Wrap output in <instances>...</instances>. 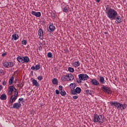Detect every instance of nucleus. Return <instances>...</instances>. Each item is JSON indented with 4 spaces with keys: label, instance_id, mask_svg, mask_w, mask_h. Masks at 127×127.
I'll use <instances>...</instances> for the list:
<instances>
[{
    "label": "nucleus",
    "instance_id": "obj_1",
    "mask_svg": "<svg viewBox=\"0 0 127 127\" xmlns=\"http://www.w3.org/2000/svg\"><path fill=\"white\" fill-rule=\"evenodd\" d=\"M105 12L107 17L111 20H115L116 17L118 16V12L112 8L107 9Z\"/></svg>",
    "mask_w": 127,
    "mask_h": 127
},
{
    "label": "nucleus",
    "instance_id": "obj_2",
    "mask_svg": "<svg viewBox=\"0 0 127 127\" xmlns=\"http://www.w3.org/2000/svg\"><path fill=\"white\" fill-rule=\"evenodd\" d=\"M104 120L105 117L103 115L94 114L93 116V121L94 123H99V124H102L104 123Z\"/></svg>",
    "mask_w": 127,
    "mask_h": 127
},
{
    "label": "nucleus",
    "instance_id": "obj_3",
    "mask_svg": "<svg viewBox=\"0 0 127 127\" xmlns=\"http://www.w3.org/2000/svg\"><path fill=\"white\" fill-rule=\"evenodd\" d=\"M78 79L80 81H87L89 79V76L86 74H80L78 75Z\"/></svg>",
    "mask_w": 127,
    "mask_h": 127
},
{
    "label": "nucleus",
    "instance_id": "obj_4",
    "mask_svg": "<svg viewBox=\"0 0 127 127\" xmlns=\"http://www.w3.org/2000/svg\"><path fill=\"white\" fill-rule=\"evenodd\" d=\"M17 96H18V93H15L14 95H12L9 99L10 103L13 104L14 102L17 99Z\"/></svg>",
    "mask_w": 127,
    "mask_h": 127
},
{
    "label": "nucleus",
    "instance_id": "obj_5",
    "mask_svg": "<svg viewBox=\"0 0 127 127\" xmlns=\"http://www.w3.org/2000/svg\"><path fill=\"white\" fill-rule=\"evenodd\" d=\"M102 90L106 94H112V90H111V88L106 87L105 85H103L101 87Z\"/></svg>",
    "mask_w": 127,
    "mask_h": 127
},
{
    "label": "nucleus",
    "instance_id": "obj_6",
    "mask_svg": "<svg viewBox=\"0 0 127 127\" xmlns=\"http://www.w3.org/2000/svg\"><path fill=\"white\" fill-rule=\"evenodd\" d=\"M3 66L5 68H10V67H13L14 64L12 62H5L3 63Z\"/></svg>",
    "mask_w": 127,
    "mask_h": 127
},
{
    "label": "nucleus",
    "instance_id": "obj_7",
    "mask_svg": "<svg viewBox=\"0 0 127 127\" xmlns=\"http://www.w3.org/2000/svg\"><path fill=\"white\" fill-rule=\"evenodd\" d=\"M111 106H115V107H117V108L118 110H120V109H122V106L121 105L122 104L119 103L118 102H116V101H112L110 103Z\"/></svg>",
    "mask_w": 127,
    "mask_h": 127
},
{
    "label": "nucleus",
    "instance_id": "obj_8",
    "mask_svg": "<svg viewBox=\"0 0 127 127\" xmlns=\"http://www.w3.org/2000/svg\"><path fill=\"white\" fill-rule=\"evenodd\" d=\"M81 93V88L76 87L75 89L71 90L72 95H77V94H80Z\"/></svg>",
    "mask_w": 127,
    "mask_h": 127
},
{
    "label": "nucleus",
    "instance_id": "obj_9",
    "mask_svg": "<svg viewBox=\"0 0 127 127\" xmlns=\"http://www.w3.org/2000/svg\"><path fill=\"white\" fill-rule=\"evenodd\" d=\"M20 107H21V104L18 102L15 103L13 104L12 109H16V110H18L20 109Z\"/></svg>",
    "mask_w": 127,
    "mask_h": 127
},
{
    "label": "nucleus",
    "instance_id": "obj_10",
    "mask_svg": "<svg viewBox=\"0 0 127 127\" xmlns=\"http://www.w3.org/2000/svg\"><path fill=\"white\" fill-rule=\"evenodd\" d=\"M38 35L39 36V38L42 40L43 39V36L44 35L43 30L39 29L38 31Z\"/></svg>",
    "mask_w": 127,
    "mask_h": 127
},
{
    "label": "nucleus",
    "instance_id": "obj_11",
    "mask_svg": "<svg viewBox=\"0 0 127 127\" xmlns=\"http://www.w3.org/2000/svg\"><path fill=\"white\" fill-rule=\"evenodd\" d=\"M8 89H9V90H8L7 94L9 96H10V95H11V94H12L13 91H14V87H13V86H10L8 87Z\"/></svg>",
    "mask_w": 127,
    "mask_h": 127
},
{
    "label": "nucleus",
    "instance_id": "obj_12",
    "mask_svg": "<svg viewBox=\"0 0 127 127\" xmlns=\"http://www.w3.org/2000/svg\"><path fill=\"white\" fill-rule=\"evenodd\" d=\"M31 14H32V15H35V16H36V17H40V16H41V13L40 12L32 11Z\"/></svg>",
    "mask_w": 127,
    "mask_h": 127
},
{
    "label": "nucleus",
    "instance_id": "obj_13",
    "mask_svg": "<svg viewBox=\"0 0 127 127\" xmlns=\"http://www.w3.org/2000/svg\"><path fill=\"white\" fill-rule=\"evenodd\" d=\"M67 81H73L74 80V75L72 73L66 74Z\"/></svg>",
    "mask_w": 127,
    "mask_h": 127
},
{
    "label": "nucleus",
    "instance_id": "obj_14",
    "mask_svg": "<svg viewBox=\"0 0 127 127\" xmlns=\"http://www.w3.org/2000/svg\"><path fill=\"white\" fill-rule=\"evenodd\" d=\"M62 9L64 12H65L66 13H67V12H68L69 11V6L68 5L64 6L62 7Z\"/></svg>",
    "mask_w": 127,
    "mask_h": 127
},
{
    "label": "nucleus",
    "instance_id": "obj_15",
    "mask_svg": "<svg viewBox=\"0 0 127 127\" xmlns=\"http://www.w3.org/2000/svg\"><path fill=\"white\" fill-rule=\"evenodd\" d=\"M90 83H92V85H95V86H98V85H99V81L95 79H91Z\"/></svg>",
    "mask_w": 127,
    "mask_h": 127
},
{
    "label": "nucleus",
    "instance_id": "obj_16",
    "mask_svg": "<svg viewBox=\"0 0 127 127\" xmlns=\"http://www.w3.org/2000/svg\"><path fill=\"white\" fill-rule=\"evenodd\" d=\"M72 65L73 67H75V68H77V67H79V66H80V62L79 61L74 62L72 63Z\"/></svg>",
    "mask_w": 127,
    "mask_h": 127
},
{
    "label": "nucleus",
    "instance_id": "obj_17",
    "mask_svg": "<svg viewBox=\"0 0 127 127\" xmlns=\"http://www.w3.org/2000/svg\"><path fill=\"white\" fill-rule=\"evenodd\" d=\"M31 70H39L40 69V64H37L36 66H33L31 67Z\"/></svg>",
    "mask_w": 127,
    "mask_h": 127
},
{
    "label": "nucleus",
    "instance_id": "obj_18",
    "mask_svg": "<svg viewBox=\"0 0 127 127\" xmlns=\"http://www.w3.org/2000/svg\"><path fill=\"white\" fill-rule=\"evenodd\" d=\"M33 86H35L36 87H39V83L36 79H33L32 81Z\"/></svg>",
    "mask_w": 127,
    "mask_h": 127
},
{
    "label": "nucleus",
    "instance_id": "obj_19",
    "mask_svg": "<svg viewBox=\"0 0 127 127\" xmlns=\"http://www.w3.org/2000/svg\"><path fill=\"white\" fill-rule=\"evenodd\" d=\"M18 38H19L18 35L16 34H14L12 35V37H11L12 40H17Z\"/></svg>",
    "mask_w": 127,
    "mask_h": 127
},
{
    "label": "nucleus",
    "instance_id": "obj_20",
    "mask_svg": "<svg viewBox=\"0 0 127 127\" xmlns=\"http://www.w3.org/2000/svg\"><path fill=\"white\" fill-rule=\"evenodd\" d=\"M17 60L19 62V63H23V57L22 56H18L17 58Z\"/></svg>",
    "mask_w": 127,
    "mask_h": 127
},
{
    "label": "nucleus",
    "instance_id": "obj_21",
    "mask_svg": "<svg viewBox=\"0 0 127 127\" xmlns=\"http://www.w3.org/2000/svg\"><path fill=\"white\" fill-rule=\"evenodd\" d=\"M29 62V58L27 56L23 57V63H28Z\"/></svg>",
    "mask_w": 127,
    "mask_h": 127
},
{
    "label": "nucleus",
    "instance_id": "obj_22",
    "mask_svg": "<svg viewBox=\"0 0 127 127\" xmlns=\"http://www.w3.org/2000/svg\"><path fill=\"white\" fill-rule=\"evenodd\" d=\"M6 98L7 97L5 94H2L0 97V100H2V101H5V100H6Z\"/></svg>",
    "mask_w": 127,
    "mask_h": 127
},
{
    "label": "nucleus",
    "instance_id": "obj_23",
    "mask_svg": "<svg viewBox=\"0 0 127 127\" xmlns=\"http://www.w3.org/2000/svg\"><path fill=\"white\" fill-rule=\"evenodd\" d=\"M76 83H71L69 85V88H70V89H72V90H75V88H76Z\"/></svg>",
    "mask_w": 127,
    "mask_h": 127
},
{
    "label": "nucleus",
    "instance_id": "obj_24",
    "mask_svg": "<svg viewBox=\"0 0 127 127\" xmlns=\"http://www.w3.org/2000/svg\"><path fill=\"white\" fill-rule=\"evenodd\" d=\"M115 20L117 21L118 23H121V22H122V19L121 18V16H116Z\"/></svg>",
    "mask_w": 127,
    "mask_h": 127
},
{
    "label": "nucleus",
    "instance_id": "obj_25",
    "mask_svg": "<svg viewBox=\"0 0 127 127\" xmlns=\"http://www.w3.org/2000/svg\"><path fill=\"white\" fill-rule=\"evenodd\" d=\"M49 29L50 31H54L55 30V26H54L53 24H52L49 26Z\"/></svg>",
    "mask_w": 127,
    "mask_h": 127
},
{
    "label": "nucleus",
    "instance_id": "obj_26",
    "mask_svg": "<svg viewBox=\"0 0 127 127\" xmlns=\"http://www.w3.org/2000/svg\"><path fill=\"white\" fill-rule=\"evenodd\" d=\"M61 79L63 82H65V81H67V74L66 75H63L61 77Z\"/></svg>",
    "mask_w": 127,
    "mask_h": 127
},
{
    "label": "nucleus",
    "instance_id": "obj_27",
    "mask_svg": "<svg viewBox=\"0 0 127 127\" xmlns=\"http://www.w3.org/2000/svg\"><path fill=\"white\" fill-rule=\"evenodd\" d=\"M99 81L101 84H104L105 83V78L103 76H100Z\"/></svg>",
    "mask_w": 127,
    "mask_h": 127
},
{
    "label": "nucleus",
    "instance_id": "obj_28",
    "mask_svg": "<svg viewBox=\"0 0 127 127\" xmlns=\"http://www.w3.org/2000/svg\"><path fill=\"white\" fill-rule=\"evenodd\" d=\"M14 80V77L13 76H11L9 80V84L11 85L12 83H13V81Z\"/></svg>",
    "mask_w": 127,
    "mask_h": 127
},
{
    "label": "nucleus",
    "instance_id": "obj_29",
    "mask_svg": "<svg viewBox=\"0 0 127 127\" xmlns=\"http://www.w3.org/2000/svg\"><path fill=\"white\" fill-rule=\"evenodd\" d=\"M127 105L126 104H121V110H125V109H127Z\"/></svg>",
    "mask_w": 127,
    "mask_h": 127
},
{
    "label": "nucleus",
    "instance_id": "obj_30",
    "mask_svg": "<svg viewBox=\"0 0 127 127\" xmlns=\"http://www.w3.org/2000/svg\"><path fill=\"white\" fill-rule=\"evenodd\" d=\"M52 83L54 85H56V84H58V80L57 78H54L52 80Z\"/></svg>",
    "mask_w": 127,
    "mask_h": 127
},
{
    "label": "nucleus",
    "instance_id": "obj_31",
    "mask_svg": "<svg viewBox=\"0 0 127 127\" xmlns=\"http://www.w3.org/2000/svg\"><path fill=\"white\" fill-rule=\"evenodd\" d=\"M67 70L68 71V72H70V73H74V68L71 67H69L67 68Z\"/></svg>",
    "mask_w": 127,
    "mask_h": 127
},
{
    "label": "nucleus",
    "instance_id": "obj_32",
    "mask_svg": "<svg viewBox=\"0 0 127 127\" xmlns=\"http://www.w3.org/2000/svg\"><path fill=\"white\" fill-rule=\"evenodd\" d=\"M85 93L87 95H90V96H92V91L91 90L87 89L85 91Z\"/></svg>",
    "mask_w": 127,
    "mask_h": 127
},
{
    "label": "nucleus",
    "instance_id": "obj_33",
    "mask_svg": "<svg viewBox=\"0 0 127 127\" xmlns=\"http://www.w3.org/2000/svg\"><path fill=\"white\" fill-rule=\"evenodd\" d=\"M61 96H63V97H64L66 96V92L64 90H62L60 93Z\"/></svg>",
    "mask_w": 127,
    "mask_h": 127
},
{
    "label": "nucleus",
    "instance_id": "obj_34",
    "mask_svg": "<svg viewBox=\"0 0 127 127\" xmlns=\"http://www.w3.org/2000/svg\"><path fill=\"white\" fill-rule=\"evenodd\" d=\"M3 75H4V70L0 69V76H3Z\"/></svg>",
    "mask_w": 127,
    "mask_h": 127
},
{
    "label": "nucleus",
    "instance_id": "obj_35",
    "mask_svg": "<svg viewBox=\"0 0 127 127\" xmlns=\"http://www.w3.org/2000/svg\"><path fill=\"white\" fill-rule=\"evenodd\" d=\"M21 43L23 44V45H26V44H27V42L25 40H23Z\"/></svg>",
    "mask_w": 127,
    "mask_h": 127
},
{
    "label": "nucleus",
    "instance_id": "obj_36",
    "mask_svg": "<svg viewBox=\"0 0 127 127\" xmlns=\"http://www.w3.org/2000/svg\"><path fill=\"white\" fill-rule=\"evenodd\" d=\"M52 53H48V54H47V57L49 58H52Z\"/></svg>",
    "mask_w": 127,
    "mask_h": 127
},
{
    "label": "nucleus",
    "instance_id": "obj_37",
    "mask_svg": "<svg viewBox=\"0 0 127 127\" xmlns=\"http://www.w3.org/2000/svg\"><path fill=\"white\" fill-rule=\"evenodd\" d=\"M51 16L53 17V18H56V14L55 13H52Z\"/></svg>",
    "mask_w": 127,
    "mask_h": 127
},
{
    "label": "nucleus",
    "instance_id": "obj_38",
    "mask_svg": "<svg viewBox=\"0 0 127 127\" xmlns=\"http://www.w3.org/2000/svg\"><path fill=\"white\" fill-rule=\"evenodd\" d=\"M37 79L39 81H41V80H42V79H43V77H42V76H38Z\"/></svg>",
    "mask_w": 127,
    "mask_h": 127
},
{
    "label": "nucleus",
    "instance_id": "obj_39",
    "mask_svg": "<svg viewBox=\"0 0 127 127\" xmlns=\"http://www.w3.org/2000/svg\"><path fill=\"white\" fill-rule=\"evenodd\" d=\"M63 89V86H62V85H60L59 86V90H60V91H63L62 90Z\"/></svg>",
    "mask_w": 127,
    "mask_h": 127
},
{
    "label": "nucleus",
    "instance_id": "obj_40",
    "mask_svg": "<svg viewBox=\"0 0 127 127\" xmlns=\"http://www.w3.org/2000/svg\"><path fill=\"white\" fill-rule=\"evenodd\" d=\"M22 101H23V98H20L19 99V100L18 101V103L20 104V102H21Z\"/></svg>",
    "mask_w": 127,
    "mask_h": 127
},
{
    "label": "nucleus",
    "instance_id": "obj_41",
    "mask_svg": "<svg viewBox=\"0 0 127 127\" xmlns=\"http://www.w3.org/2000/svg\"><path fill=\"white\" fill-rule=\"evenodd\" d=\"M56 94H57V95H59V94H60V91H59V90H56Z\"/></svg>",
    "mask_w": 127,
    "mask_h": 127
},
{
    "label": "nucleus",
    "instance_id": "obj_42",
    "mask_svg": "<svg viewBox=\"0 0 127 127\" xmlns=\"http://www.w3.org/2000/svg\"><path fill=\"white\" fill-rule=\"evenodd\" d=\"M72 98L74 99V100H77V99H78V96L77 95L73 96Z\"/></svg>",
    "mask_w": 127,
    "mask_h": 127
},
{
    "label": "nucleus",
    "instance_id": "obj_43",
    "mask_svg": "<svg viewBox=\"0 0 127 127\" xmlns=\"http://www.w3.org/2000/svg\"><path fill=\"white\" fill-rule=\"evenodd\" d=\"M6 81H4L3 82H2V85L3 86H5V85H6Z\"/></svg>",
    "mask_w": 127,
    "mask_h": 127
},
{
    "label": "nucleus",
    "instance_id": "obj_44",
    "mask_svg": "<svg viewBox=\"0 0 127 127\" xmlns=\"http://www.w3.org/2000/svg\"><path fill=\"white\" fill-rule=\"evenodd\" d=\"M14 94H15V93H18V92H16V89L14 87Z\"/></svg>",
    "mask_w": 127,
    "mask_h": 127
},
{
    "label": "nucleus",
    "instance_id": "obj_45",
    "mask_svg": "<svg viewBox=\"0 0 127 127\" xmlns=\"http://www.w3.org/2000/svg\"><path fill=\"white\" fill-rule=\"evenodd\" d=\"M2 89V85L0 84V91H1V90Z\"/></svg>",
    "mask_w": 127,
    "mask_h": 127
},
{
    "label": "nucleus",
    "instance_id": "obj_46",
    "mask_svg": "<svg viewBox=\"0 0 127 127\" xmlns=\"http://www.w3.org/2000/svg\"><path fill=\"white\" fill-rule=\"evenodd\" d=\"M101 0H96V2H100Z\"/></svg>",
    "mask_w": 127,
    "mask_h": 127
},
{
    "label": "nucleus",
    "instance_id": "obj_47",
    "mask_svg": "<svg viewBox=\"0 0 127 127\" xmlns=\"http://www.w3.org/2000/svg\"><path fill=\"white\" fill-rule=\"evenodd\" d=\"M5 54H2V56H4Z\"/></svg>",
    "mask_w": 127,
    "mask_h": 127
}]
</instances>
